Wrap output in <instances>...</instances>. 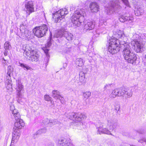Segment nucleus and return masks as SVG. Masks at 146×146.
Wrapping results in <instances>:
<instances>
[{"label":"nucleus","mask_w":146,"mask_h":146,"mask_svg":"<svg viewBox=\"0 0 146 146\" xmlns=\"http://www.w3.org/2000/svg\"><path fill=\"white\" fill-rule=\"evenodd\" d=\"M116 124L113 120L110 119L104 121L97 123L96 125L97 129V134H105L112 135L111 131L113 130Z\"/></svg>","instance_id":"obj_1"},{"label":"nucleus","mask_w":146,"mask_h":146,"mask_svg":"<svg viewBox=\"0 0 146 146\" xmlns=\"http://www.w3.org/2000/svg\"><path fill=\"white\" fill-rule=\"evenodd\" d=\"M113 34L114 37L116 39H110L108 48V51L112 54L117 53L119 50V43L117 38L123 39L125 37L123 31L119 29L114 30Z\"/></svg>","instance_id":"obj_2"},{"label":"nucleus","mask_w":146,"mask_h":146,"mask_svg":"<svg viewBox=\"0 0 146 146\" xmlns=\"http://www.w3.org/2000/svg\"><path fill=\"white\" fill-rule=\"evenodd\" d=\"M133 38L134 39L131 41V45L136 52H140L146 42V37L143 35L135 34L133 35Z\"/></svg>","instance_id":"obj_3"},{"label":"nucleus","mask_w":146,"mask_h":146,"mask_svg":"<svg viewBox=\"0 0 146 146\" xmlns=\"http://www.w3.org/2000/svg\"><path fill=\"white\" fill-rule=\"evenodd\" d=\"M123 49L122 54L125 59L129 63L135 65L137 57L135 53L132 52L129 44H125L123 45Z\"/></svg>","instance_id":"obj_4"},{"label":"nucleus","mask_w":146,"mask_h":146,"mask_svg":"<svg viewBox=\"0 0 146 146\" xmlns=\"http://www.w3.org/2000/svg\"><path fill=\"white\" fill-rule=\"evenodd\" d=\"M85 11L83 9L76 10L71 18L72 23L74 26L79 27L84 22Z\"/></svg>","instance_id":"obj_5"},{"label":"nucleus","mask_w":146,"mask_h":146,"mask_svg":"<svg viewBox=\"0 0 146 146\" xmlns=\"http://www.w3.org/2000/svg\"><path fill=\"white\" fill-rule=\"evenodd\" d=\"M24 54L25 57L29 60L32 61H37L38 58V54L36 51L32 50L29 44H27L25 46Z\"/></svg>","instance_id":"obj_6"},{"label":"nucleus","mask_w":146,"mask_h":146,"mask_svg":"<svg viewBox=\"0 0 146 146\" xmlns=\"http://www.w3.org/2000/svg\"><path fill=\"white\" fill-rule=\"evenodd\" d=\"M110 7H107L106 10V12L108 15H110L116 11H118L121 9L120 5L119 0L114 1H110L109 3Z\"/></svg>","instance_id":"obj_7"},{"label":"nucleus","mask_w":146,"mask_h":146,"mask_svg":"<svg viewBox=\"0 0 146 146\" xmlns=\"http://www.w3.org/2000/svg\"><path fill=\"white\" fill-rule=\"evenodd\" d=\"M48 29L47 25H43L35 27L33 30V32L36 36L38 38H41L46 35Z\"/></svg>","instance_id":"obj_8"},{"label":"nucleus","mask_w":146,"mask_h":146,"mask_svg":"<svg viewBox=\"0 0 146 146\" xmlns=\"http://www.w3.org/2000/svg\"><path fill=\"white\" fill-rule=\"evenodd\" d=\"M73 36V35L71 33L66 31L64 29H62L59 30L54 35V37L57 38L64 36L68 41H70L72 39Z\"/></svg>","instance_id":"obj_9"},{"label":"nucleus","mask_w":146,"mask_h":146,"mask_svg":"<svg viewBox=\"0 0 146 146\" xmlns=\"http://www.w3.org/2000/svg\"><path fill=\"white\" fill-rule=\"evenodd\" d=\"M65 115L68 118L71 120H75L77 122L81 121L83 119L86 118V116L84 114L74 112L66 113Z\"/></svg>","instance_id":"obj_10"},{"label":"nucleus","mask_w":146,"mask_h":146,"mask_svg":"<svg viewBox=\"0 0 146 146\" xmlns=\"http://www.w3.org/2000/svg\"><path fill=\"white\" fill-rule=\"evenodd\" d=\"M68 13V11L66 8L62 9L54 14L53 18L55 19V21L56 22H59L61 20L60 18H64V15H67Z\"/></svg>","instance_id":"obj_11"},{"label":"nucleus","mask_w":146,"mask_h":146,"mask_svg":"<svg viewBox=\"0 0 146 146\" xmlns=\"http://www.w3.org/2000/svg\"><path fill=\"white\" fill-rule=\"evenodd\" d=\"M24 4L25 8L26 9V11L27 13H29V15L33 12L34 10V5L33 2L31 1H28L25 0L23 2Z\"/></svg>","instance_id":"obj_12"},{"label":"nucleus","mask_w":146,"mask_h":146,"mask_svg":"<svg viewBox=\"0 0 146 146\" xmlns=\"http://www.w3.org/2000/svg\"><path fill=\"white\" fill-rule=\"evenodd\" d=\"M24 27L21 26L20 28L21 32L20 37L21 38L26 39L30 35V32L27 29L23 28Z\"/></svg>","instance_id":"obj_13"},{"label":"nucleus","mask_w":146,"mask_h":146,"mask_svg":"<svg viewBox=\"0 0 146 146\" xmlns=\"http://www.w3.org/2000/svg\"><path fill=\"white\" fill-rule=\"evenodd\" d=\"M84 23L85 24L83 28L85 31L92 30L94 27L95 23L93 21H90L86 22L85 21Z\"/></svg>","instance_id":"obj_14"},{"label":"nucleus","mask_w":146,"mask_h":146,"mask_svg":"<svg viewBox=\"0 0 146 146\" xmlns=\"http://www.w3.org/2000/svg\"><path fill=\"white\" fill-rule=\"evenodd\" d=\"M15 88L17 91V95L19 97H21V91L23 90V87L21 80L19 79L17 80L16 86Z\"/></svg>","instance_id":"obj_15"},{"label":"nucleus","mask_w":146,"mask_h":146,"mask_svg":"<svg viewBox=\"0 0 146 146\" xmlns=\"http://www.w3.org/2000/svg\"><path fill=\"white\" fill-rule=\"evenodd\" d=\"M89 7L91 12L92 13L97 12L100 9L99 5L95 2L91 3Z\"/></svg>","instance_id":"obj_16"},{"label":"nucleus","mask_w":146,"mask_h":146,"mask_svg":"<svg viewBox=\"0 0 146 146\" xmlns=\"http://www.w3.org/2000/svg\"><path fill=\"white\" fill-rule=\"evenodd\" d=\"M13 137L12 140V143H14L15 141L16 142L18 140L20 137V133L19 130L15 128V127L13 128Z\"/></svg>","instance_id":"obj_17"},{"label":"nucleus","mask_w":146,"mask_h":146,"mask_svg":"<svg viewBox=\"0 0 146 146\" xmlns=\"http://www.w3.org/2000/svg\"><path fill=\"white\" fill-rule=\"evenodd\" d=\"M58 143L60 146H70V143L67 140L64 138L59 139Z\"/></svg>","instance_id":"obj_18"},{"label":"nucleus","mask_w":146,"mask_h":146,"mask_svg":"<svg viewBox=\"0 0 146 146\" xmlns=\"http://www.w3.org/2000/svg\"><path fill=\"white\" fill-rule=\"evenodd\" d=\"M85 78V76L84 73L82 72H81L79 73L78 78H77L76 81L78 83H80V84L81 85L84 82Z\"/></svg>","instance_id":"obj_19"},{"label":"nucleus","mask_w":146,"mask_h":146,"mask_svg":"<svg viewBox=\"0 0 146 146\" xmlns=\"http://www.w3.org/2000/svg\"><path fill=\"white\" fill-rule=\"evenodd\" d=\"M124 97L125 98H129L131 97L133 95V91L130 88L125 89Z\"/></svg>","instance_id":"obj_20"},{"label":"nucleus","mask_w":146,"mask_h":146,"mask_svg":"<svg viewBox=\"0 0 146 146\" xmlns=\"http://www.w3.org/2000/svg\"><path fill=\"white\" fill-rule=\"evenodd\" d=\"M5 82L7 84L6 86L7 89L10 90L12 92L13 89L11 77L9 76L6 77V80Z\"/></svg>","instance_id":"obj_21"},{"label":"nucleus","mask_w":146,"mask_h":146,"mask_svg":"<svg viewBox=\"0 0 146 146\" xmlns=\"http://www.w3.org/2000/svg\"><path fill=\"white\" fill-rule=\"evenodd\" d=\"M11 46L10 44V43L8 42H6L4 44V48L5 49V50L4 52V55L6 56L8 55L9 53V49L11 48Z\"/></svg>","instance_id":"obj_22"},{"label":"nucleus","mask_w":146,"mask_h":146,"mask_svg":"<svg viewBox=\"0 0 146 146\" xmlns=\"http://www.w3.org/2000/svg\"><path fill=\"white\" fill-rule=\"evenodd\" d=\"M14 124L15 127H14L19 129H21L22 127L24 126V123L23 120H20L18 121H16Z\"/></svg>","instance_id":"obj_23"},{"label":"nucleus","mask_w":146,"mask_h":146,"mask_svg":"<svg viewBox=\"0 0 146 146\" xmlns=\"http://www.w3.org/2000/svg\"><path fill=\"white\" fill-rule=\"evenodd\" d=\"M52 96L55 99H59L60 100H62V97H61L59 91L56 90H53L52 92Z\"/></svg>","instance_id":"obj_24"},{"label":"nucleus","mask_w":146,"mask_h":146,"mask_svg":"<svg viewBox=\"0 0 146 146\" xmlns=\"http://www.w3.org/2000/svg\"><path fill=\"white\" fill-rule=\"evenodd\" d=\"M135 15L137 16H139L143 15L144 13V10L143 8L139 7L135 9L134 11Z\"/></svg>","instance_id":"obj_25"},{"label":"nucleus","mask_w":146,"mask_h":146,"mask_svg":"<svg viewBox=\"0 0 146 146\" xmlns=\"http://www.w3.org/2000/svg\"><path fill=\"white\" fill-rule=\"evenodd\" d=\"M12 114L16 121H18L20 120H22L21 119V116L18 110H15L13 111Z\"/></svg>","instance_id":"obj_26"},{"label":"nucleus","mask_w":146,"mask_h":146,"mask_svg":"<svg viewBox=\"0 0 146 146\" xmlns=\"http://www.w3.org/2000/svg\"><path fill=\"white\" fill-rule=\"evenodd\" d=\"M117 96L119 97H124L125 89L123 88H117Z\"/></svg>","instance_id":"obj_27"},{"label":"nucleus","mask_w":146,"mask_h":146,"mask_svg":"<svg viewBox=\"0 0 146 146\" xmlns=\"http://www.w3.org/2000/svg\"><path fill=\"white\" fill-rule=\"evenodd\" d=\"M117 88L113 90L111 94L109 95V97L111 98H113L117 96Z\"/></svg>","instance_id":"obj_28"},{"label":"nucleus","mask_w":146,"mask_h":146,"mask_svg":"<svg viewBox=\"0 0 146 146\" xmlns=\"http://www.w3.org/2000/svg\"><path fill=\"white\" fill-rule=\"evenodd\" d=\"M58 123V121L56 119H49L48 126L52 127L54 125Z\"/></svg>","instance_id":"obj_29"},{"label":"nucleus","mask_w":146,"mask_h":146,"mask_svg":"<svg viewBox=\"0 0 146 146\" xmlns=\"http://www.w3.org/2000/svg\"><path fill=\"white\" fill-rule=\"evenodd\" d=\"M19 66L23 68L24 70H30L31 68L27 64H25L24 63H21L20 62L19 63Z\"/></svg>","instance_id":"obj_30"},{"label":"nucleus","mask_w":146,"mask_h":146,"mask_svg":"<svg viewBox=\"0 0 146 146\" xmlns=\"http://www.w3.org/2000/svg\"><path fill=\"white\" fill-rule=\"evenodd\" d=\"M7 70V72L6 77L9 76L11 77V73L13 71V69L11 66L10 65L8 67Z\"/></svg>","instance_id":"obj_31"},{"label":"nucleus","mask_w":146,"mask_h":146,"mask_svg":"<svg viewBox=\"0 0 146 146\" xmlns=\"http://www.w3.org/2000/svg\"><path fill=\"white\" fill-rule=\"evenodd\" d=\"M76 62V64L79 66H81L83 64V60L81 58L77 59Z\"/></svg>","instance_id":"obj_32"},{"label":"nucleus","mask_w":146,"mask_h":146,"mask_svg":"<svg viewBox=\"0 0 146 146\" xmlns=\"http://www.w3.org/2000/svg\"><path fill=\"white\" fill-rule=\"evenodd\" d=\"M91 93L90 92H86L84 93L83 96L85 100L87 99L90 96Z\"/></svg>","instance_id":"obj_33"},{"label":"nucleus","mask_w":146,"mask_h":146,"mask_svg":"<svg viewBox=\"0 0 146 146\" xmlns=\"http://www.w3.org/2000/svg\"><path fill=\"white\" fill-rule=\"evenodd\" d=\"M46 131V129L45 128L41 129L37 131L35 133L36 135L40 134L42 133H45Z\"/></svg>","instance_id":"obj_34"},{"label":"nucleus","mask_w":146,"mask_h":146,"mask_svg":"<svg viewBox=\"0 0 146 146\" xmlns=\"http://www.w3.org/2000/svg\"><path fill=\"white\" fill-rule=\"evenodd\" d=\"M126 16L125 15H121L120 17L119 20L120 22H124L126 21Z\"/></svg>","instance_id":"obj_35"},{"label":"nucleus","mask_w":146,"mask_h":146,"mask_svg":"<svg viewBox=\"0 0 146 146\" xmlns=\"http://www.w3.org/2000/svg\"><path fill=\"white\" fill-rule=\"evenodd\" d=\"M2 63L3 65L5 66L7 65L8 62L7 60L5 59L4 58H3L2 60Z\"/></svg>","instance_id":"obj_36"},{"label":"nucleus","mask_w":146,"mask_h":146,"mask_svg":"<svg viewBox=\"0 0 146 146\" xmlns=\"http://www.w3.org/2000/svg\"><path fill=\"white\" fill-rule=\"evenodd\" d=\"M112 84H106L104 87V91L106 90L111 87Z\"/></svg>","instance_id":"obj_37"},{"label":"nucleus","mask_w":146,"mask_h":146,"mask_svg":"<svg viewBox=\"0 0 146 146\" xmlns=\"http://www.w3.org/2000/svg\"><path fill=\"white\" fill-rule=\"evenodd\" d=\"M137 132L141 134H144L146 133V131L144 129H140L137 130Z\"/></svg>","instance_id":"obj_38"},{"label":"nucleus","mask_w":146,"mask_h":146,"mask_svg":"<svg viewBox=\"0 0 146 146\" xmlns=\"http://www.w3.org/2000/svg\"><path fill=\"white\" fill-rule=\"evenodd\" d=\"M51 98L48 95H46L44 96V99L48 101H51Z\"/></svg>","instance_id":"obj_39"},{"label":"nucleus","mask_w":146,"mask_h":146,"mask_svg":"<svg viewBox=\"0 0 146 146\" xmlns=\"http://www.w3.org/2000/svg\"><path fill=\"white\" fill-rule=\"evenodd\" d=\"M133 18L132 17L126 16V21H130V23H132L133 22Z\"/></svg>","instance_id":"obj_40"},{"label":"nucleus","mask_w":146,"mask_h":146,"mask_svg":"<svg viewBox=\"0 0 146 146\" xmlns=\"http://www.w3.org/2000/svg\"><path fill=\"white\" fill-rule=\"evenodd\" d=\"M115 110L117 111V112L119 110L120 108V106L119 104H115Z\"/></svg>","instance_id":"obj_41"},{"label":"nucleus","mask_w":146,"mask_h":146,"mask_svg":"<svg viewBox=\"0 0 146 146\" xmlns=\"http://www.w3.org/2000/svg\"><path fill=\"white\" fill-rule=\"evenodd\" d=\"M49 121V119L48 118L45 119L42 121L43 123L45 124H47V126H48V124Z\"/></svg>","instance_id":"obj_42"},{"label":"nucleus","mask_w":146,"mask_h":146,"mask_svg":"<svg viewBox=\"0 0 146 146\" xmlns=\"http://www.w3.org/2000/svg\"><path fill=\"white\" fill-rule=\"evenodd\" d=\"M10 109L12 113H13V111L15 110H17L15 109L14 106L12 104L10 105Z\"/></svg>","instance_id":"obj_43"},{"label":"nucleus","mask_w":146,"mask_h":146,"mask_svg":"<svg viewBox=\"0 0 146 146\" xmlns=\"http://www.w3.org/2000/svg\"><path fill=\"white\" fill-rule=\"evenodd\" d=\"M47 48L48 47H46L45 48H42V49L44 51V52L46 54V55H47L49 50Z\"/></svg>","instance_id":"obj_44"},{"label":"nucleus","mask_w":146,"mask_h":146,"mask_svg":"<svg viewBox=\"0 0 146 146\" xmlns=\"http://www.w3.org/2000/svg\"><path fill=\"white\" fill-rule=\"evenodd\" d=\"M127 6L129 7V4L128 0H121Z\"/></svg>","instance_id":"obj_45"},{"label":"nucleus","mask_w":146,"mask_h":146,"mask_svg":"<svg viewBox=\"0 0 146 146\" xmlns=\"http://www.w3.org/2000/svg\"><path fill=\"white\" fill-rule=\"evenodd\" d=\"M51 39V38H50L49 40V41H48V42L47 43V44L46 45V47H49L50 45H51V43L50 42V40Z\"/></svg>","instance_id":"obj_46"},{"label":"nucleus","mask_w":146,"mask_h":146,"mask_svg":"<svg viewBox=\"0 0 146 146\" xmlns=\"http://www.w3.org/2000/svg\"><path fill=\"white\" fill-rule=\"evenodd\" d=\"M138 142L142 143L143 142L146 143V138H143L142 139H140L138 141Z\"/></svg>","instance_id":"obj_47"},{"label":"nucleus","mask_w":146,"mask_h":146,"mask_svg":"<svg viewBox=\"0 0 146 146\" xmlns=\"http://www.w3.org/2000/svg\"><path fill=\"white\" fill-rule=\"evenodd\" d=\"M67 64L66 63H64L63 64V67L64 69L66 68L67 67Z\"/></svg>","instance_id":"obj_48"},{"label":"nucleus","mask_w":146,"mask_h":146,"mask_svg":"<svg viewBox=\"0 0 146 146\" xmlns=\"http://www.w3.org/2000/svg\"><path fill=\"white\" fill-rule=\"evenodd\" d=\"M133 87H134V88H136V87H137V88L138 87L137 86V85H135Z\"/></svg>","instance_id":"obj_49"},{"label":"nucleus","mask_w":146,"mask_h":146,"mask_svg":"<svg viewBox=\"0 0 146 146\" xmlns=\"http://www.w3.org/2000/svg\"><path fill=\"white\" fill-rule=\"evenodd\" d=\"M77 129H79L80 130H81L82 129V128H79L78 127Z\"/></svg>","instance_id":"obj_50"},{"label":"nucleus","mask_w":146,"mask_h":146,"mask_svg":"<svg viewBox=\"0 0 146 146\" xmlns=\"http://www.w3.org/2000/svg\"><path fill=\"white\" fill-rule=\"evenodd\" d=\"M131 146H134L133 145H131Z\"/></svg>","instance_id":"obj_51"}]
</instances>
